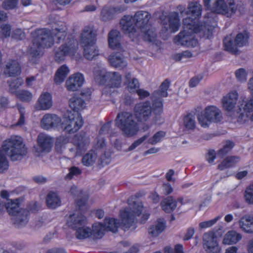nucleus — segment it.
Masks as SVG:
<instances>
[{
    "mask_svg": "<svg viewBox=\"0 0 253 253\" xmlns=\"http://www.w3.org/2000/svg\"><path fill=\"white\" fill-rule=\"evenodd\" d=\"M170 82L165 80L161 84L160 89L155 91L152 96V107L149 101H146L136 104L134 108V116L140 122L147 121L152 115L154 117L153 122L156 123L161 120V114L163 113L162 97L168 96L167 90L169 87Z\"/></svg>",
    "mask_w": 253,
    "mask_h": 253,
    "instance_id": "nucleus-1",
    "label": "nucleus"
},
{
    "mask_svg": "<svg viewBox=\"0 0 253 253\" xmlns=\"http://www.w3.org/2000/svg\"><path fill=\"white\" fill-rule=\"evenodd\" d=\"M27 153V148L21 136L12 135L5 139L0 148V171L2 172L8 169L6 157L12 161H20Z\"/></svg>",
    "mask_w": 253,
    "mask_h": 253,
    "instance_id": "nucleus-2",
    "label": "nucleus"
},
{
    "mask_svg": "<svg viewBox=\"0 0 253 253\" xmlns=\"http://www.w3.org/2000/svg\"><path fill=\"white\" fill-rule=\"evenodd\" d=\"M244 8V4L242 1L236 3L234 0H227L226 2L224 0H216L211 7V11L204 16V23L209 35H211L217 26L215 13L230 17L237 10L241 13Z\"/></svg>",
    "mask_w": 253,
    "mask_h": 253,
    "instance_id": "nucleus-3",
    "label": "nucleus"
},
{
    "mask_svg": "<svg viewBox=\"0 0 253 253\" xmlns=\"http://www.w3.org/2000/svg\"><path fill=\"white\" fill-rule=\"evenodd\" d=\"M115 121L116 126L126 136L131 137L136 134L138 131V121L131 113L124 111L120 112Z\"/></svg>",
    "mask_w": 253,
    "mask_h": 253,
    "instance_id": "nucleus-4",
    "label": "nucleus"
},
{
    "mask_svg": "<svg viewBox=\"0 0 253 253\" xmlns=\"http://www.w3.org/2000/svg\"><path fill=\"white\" fill-rule=\"evenodd\" d=\"M32 44L28 49L27 52L32 57L40 58L44 53V49L47 39L46 29H40L31 33Z\"/></svg>",
    "mask_w": 253,
    "mask_h": 253,
    "instance_id": "nucleus-5",
    "label": "nucleus"
},
{
    "mask_svg": "<svg viewBox=\"0 0 253 253\" xmlns=\"http://www.w3.org/2000/svg\"><path fill=\"white\" fill-rule=\"evenodd\" d=\"M250 33L244 30L238 33L234 39L227 36L223 40V45L225 50L234 55L240 53L239 47L247 46L249 43Z\"/></svg>",
    "mask_w": 253,
    "mask_h": 253,
    "instance_id": "nucleus-6",
    "label": "nucleus"
},
{
    "mask_svg": "<svg viewBox=\"0 0 253 253\" xmlns=\"http://www.w3.org/2000/svg\"><path fill=\"white\" fill-rule=\"evenodd\" d=\"M129 207L120 211L121 223L123 226L129 228L136 221V217L141 213L143 206L142 202H133Z\"/></svg>",
    "mask_w": 253,
    "mask_h": 253,
    "instance_id": "nucleus-7",
    "label": "nucleus"
},
{
    "mask_svg": "<svg viewBox=\"0 0 253 253\" xmlns=\"http://www.w3.org/2000/svg\"><path fill=\"white\" fill-rule=\"evenodd\" d=\"M222 119L221 111L214 106L207 107L198 117L199 123L204 127H208L211 122L217 123L220 122Z\"/></svg>",
    "mask_w": 253,
    "mask_h": 253,
    "instance_id": "nucleus-8",
    "label": "nucleus"
},
{
    "mask_svg": "<svg viewBox=\"0 0 253 253\" xmlns=\"http://www.w3.org/2000/svg\"><path fill=\"white\" fill-rule=\"evenodd\" d=\"M65 120L61 124L63 130L68 133H74L83 126L82 117L78 113H73L67 111L64 115Z\"/></svg>",
    "mask_w": 253,
    "mask_h": 253,
    "instance_id": "nucleus-9",
    "label": "nucleus"
},
{
    "mask_svg": "<svg viewBox=\"0 0 253 253\" xmlns=\"http://www.w3.org/2000/svg\"><path fill=\"white\" fill-rule=\"evenodd\" d=\"M78 42L73 39H69L68 43L62 45L54 52L56 62H60L65 60L66 56L74 55L78 48Z\"/></svg>",
    "mask_w": 253,
    "mask_h": 253,
    "instance_id": "nucleus-10",
    "label": "nucleus"
},
{
    "mask_svg": "<svg viewBox=\"0 0 253 253\" xmlns=\"http://www.w3.org/2000/svg\"><path fill=\"white\" fill-rule=\"evenodd\" d=\"M119 223L115 218H105L104 223H95L92 225L93 231L97 236H101L105 230L116 233L118 231Z\"/></svg>",
    "mask_w": 253,
    "mask_h": 253,
    "instance_id": "nucleus-11",
    "label": "nucleus"
},
{
    "mask_svg": "<svg viewBox=\"0 0 253 253\" xmlns=\"http://www.w3.org/2000/svg\"><path fill=\"white\" fill-rule=\"evenodd\" d=\"M96 32L92 26L84 27L81 35V43L82 46L95 44Z\"/></svg>",
    "mask_w": 253,
    "mask_h": 253,
    "instance_id": "nucleus-12",
    "label": "nucleus"
},
{
    "mask_svg": "<svg viewBox=\"0 0 253 253\" xmlns=\"http://www.w3.org/2000/svg\"><path fill=\"white\" fill-rule=\"evenodd\" d=\"M83 75L79 73L71 76L66 82V86L69 91H74L79 89L84 83Z\"/></svg>",
    "mask_w": 253,
    "mask_h": 253,
    "instance_id": "nucleus-13",
    "label": "nucleus"
},
{
    "mask_svg": "<svg viewBox=\"0 0 253 253\" xmlns=\"http://www.w3.org/2000/svg\"><path fill=\"white\" fill-rule=\"evenodd\" d=\"M68 226L76 230L83 226L87 224V219L85 216L81 213H74L69 216L67 220Z\"/></svg>",
    "mask_w": 253,
    "mask_h": 253,
    "instance_id": "nucleus-14",
    "label": "nucleus"
},
{
    "mask_svg": "<svg viewBox=\"0 0 253 253\" xmlns=\"http://www.w3.org/2000/svg\"><path fill=\"white\" fill-rule=\"evenodd\" d=\"M238 94L236 91H232L224 96L222 99L223 108L226 111H231L237 104Z\"/></svg>",
    "mask_w": 253,
    "mask_h": 253,
    "instance_id": "nucleus-15",
    "label": "nucleus"
},
{
    "mask_svg": "<svg viewBox=\"0 0 253 253\" xmlns=\"http://www.w3.org/2000/svg\"><path fill=\"white\" fill-rule=\"evenodd\" d=\"M105 83L110 87H119L122 83L121 75L118 72H107L102 76Z\"/></svg>",
    "mask_w": 253,
    "mask_h": 253,
    "instance_id": "nucleus-16",
    "label": "nucleus"
},
{
    "mask_svg": "<svg viewBox=\"0 0 253 253\" xmlns=\"http://www.w3.org/2000/svg\"><path fill=\"white\" fill-rule=\"evenodd\" d=\"M136 27L140 29H143L148 27V22L151 18V15L147 11H138L133 16Z\"/></svg>",
    "mask_w": 253,
    "mask_h": 253,
    "instance_id": "nucleus-17",
    "label": "nucleus"
},
{
    "mask_svg": "<svg viewBox=\"0 0 253 253\" xmlns=\"http://www.w3.org/2000/svg\"><path fill=\"white\" fill-rule=\"evenodd\" d=\"M174 42L177 44L186 46H193L196 45L197 43L196 40L194 39L193 37L188 32H186L185 30L180 32L175 37Z\"/></svg>",
    "mask_w": 253,
    "mask_h": 253,
    "instance_id": "nucleus-18",
    "label": "nucleus"
},
{
    "mask_svg": "<svg viewBox=\"0 0 253 253\" xmlns=\"http://www.w3.org/2000/svg\"><path fill=\"white\" fill-rule=\"evenodd\" d=\"M12 216H14V224L18 227L25 226L28 223L30 217L29 211L25 209L18 210L15 212V214Z\"/></svg>",
    "mask_w": 253,
    "mask_h": 253,
    "instance_id": "nucleus-19",
    "label": "nucleus"
},
{
    "mask_svg": "<svg viewBox=\"0 0 253 253\" xmlns=\"http://www.w3.org/2000/svg\"><path fill=\"white\" fill-rule=\"evenodd\" d=\"M121 39V34L116 30H111L108 35V41L109 47L113 49L122 51L120 41Z\"/></svg>",
    "mask_w": 253,
    "mask_h": 253,
    "instance_id": "nucleus-20",
    "label": "nucleus"
},
{
    "mask_svg": "<svg viewBox=\"0 0 253 253\" xmlns=\"http://www.w3.org/2000/svg\"><path fill=\"white\" fill-rule=\"evenodd\" d=\"M66 36L65 31L58 29L56 26L52 27L51 30L48 31V47L53 45L54 42L58 43L63 40Z\"/></svg>",
    "mask_w": 253,
    "mask_h": 253,
    "instance_id": "nucleus-21",
    "label": "nucleus"
},
{
    "mask_svg": "<svg viewBox=\"0 0 253 253\" xmlns=\"http://www.w3.org/2000/svg\"><path fill=\"white\" fill-rule=\"evenodd\" d=\"M73 142L76 146L77 151L80 152L89 144V138L86 136L85 132H81L74 136Z\"/></svg>",
    "mask_w": 253,
    "mask_h": 253,
    "instance_id": "nucleus-22",
    "label": "nucleus"
},
{
    "mask_svg": "<svg viewBox=\"0 0 253 253\" xmlns=\"http://www.w3.org/2000/svg\"><path fill=\"white\" fill-rule=\"evenodd\" d=\"M120 25L125 32L133 33L135 32V24L134 17L130 16H124L120 21Z\"/></svg>",
    "mask_w": 253,
    "mask_h": 253,
    "instance_id": "nucleus-23",
    "label": "nucleus"
},
{
    "mask_svg": "<svg viewBox=\"0 0 253 253\" xmlns=\"http://www.w3.org/2000/svg\"><path fill=\"white\" fill-rule=\"evenodd\" d=\"M21 73L19 64L16 60H10L6 65L4 73L10 77L19 75Z\"/></svg>",
    "mask_w": 253,
    "mask_h": 253,
    "instance_id": "nucleus-24",
    "label": "nucleus"
},
{
    "mask_svg": "<svg viewBox=\"0 0 253 253\" xmlns=\"http://www.w3.org/2000/svg\"><path fill=\"white\" fill-rule=\"evenodd\" d=\"M240 227L245 232L253 233V217L250 215H245L239 221Z\"/></svg>",
    "mask_w": 253,
    "mask_h": 253,
    "instance_id": "nucleus-25",
    "label": "nucleus"
},
{
    "mask_svg": "<svg viewBox=\"0 0 253 253\" xmlns=\"http://www.w3.org/2000/svg\"><path fill=\"white\" fill-rule=\"evenodd\" d=\"M108 60L111 66L115 68H123L126 66V62L121 54L116 53L110 55Z\"/></svg>",
    "mask_w": 253,
    "mask_h": 253,
    "instance_id": "nucleus-26",
    "label": "nucleus"
},
{
    "mask_svg": "<svg viewBox=\"0 0 253 253\" xmlns=\"http://www.w3.org/2000/svg\"><path fill=\"white\" fill-rule=\"evenodd\" d=\"M38 146L35 147L36 151L38 153H43L47 149V135L43 133H40L37 139Z\"/></svg>",
    "mask_w": 253,
    "mask_h": 253,
    "instance_id": "nucleus-27",
    "label": "nucleus"
},
{
    "mask_svg": "<svg viewBox=\"0 0 253 253\" xmlns=\"http://www.w3.org/2000/svg\"><path fill=\"white\" fill-rule=\"evenodd\" d=\"M242 238L240 234L235 231L231 230L228 231L224 237L222 243L225 245H231L236 244Z\"/></svg>",
    "mask_w": 253,
    "mask_h": 253,
    "instance_id": "nucleus-28",
    "label": "nucleus"
},
{
    "mask_svg": "<svg viewBox=\"0 0 253 253\" xmlns=\"http://www.w3.org/2000/svg\"><path fill=\"white\" fill-rule=\"evenodd\" d=\"M176 201L172 197L169 196L161 203L162 209L167 213L172 211L176 207Z\"/></svg>",
    "mask_w": 253,
    "mask_h": 253,
    "instance_id": "nucleus-29",
    "label": "nucleus"
},
{
    "mask_svg": "<svg viewBox=\"0 0 253 253\" xmlns=\"http://www.w3.org/2000/svg\"><path fill=\"white\" fill-rule=\"evenodd\" d=\"M85 105L84 101L80 97H73L69 100L70 107L74 111V113H78L79 111L84 109Z\"/></svg>",
    "mask_w": 253,
    "mask_h": 253,
    "instance_id": "nucleus-30",
    "label": "nucleus"
},
{
    "mask_svg": "<svg viewBox=\"0 0 253 253\" xmlns=\"http://www.w3.org/2000/svg\"><path fill=\"white\" fill-rule=\"evenodd\" d=\"M240 158L238 156H229L225 159L218 166V169L220 170H223L225 169L229 168L234 166L236 163L239 162Z\"/></svg>",
    "mask_w": 253,
    "mask_h": 253,
    "instance_id": "nucleus-31",
    "label": "nucleus"
},
{
    "mask_svg": "<svg viewBox=\"0 0 253 253\" xmlns=\"http://www.w3.org/2000/svg\"><path fill=\"white\" fill-rule=\"evenodd\" d=\"M83 47L84 56L87 60H92L99 54L95 44H90Z\"/></svg>",
    "mask_w": 253,
    "mask_h": 253,
    "instance_id": "nucleus-32",
    "label": "nucleus"
},
{
    "mask_svg": "<svg viewBox=\"0 0 253 253\" xmlns=\"http://www.w3.org/2000/svg\"><path fill=\"white\" fill-rule=\"evenodd\" d=\"M19 205V199H7L6 203H5V208L9 214L12 215L18 211Z\"/></svg>",
    "mask_w": 253,
    "mask_h": 253,
    "instance_id": "nucleus-33",
    "label": "nucleus"
},
{
    "mask_svg": "<svg viewBox=\"0 0 253 253\" xmlns=\"http://www.w3.org/2000/svg\"><path fill=\"white\" fill-rule=\"evenodd\" d=\"M204 245L208 249L214 248L217 246L216 237L212 233H206L203 235Z\"/></svg>",
    "mask_w": 253,
    "mask_h": 253,
    "instance_id": "nucleus-34",
    "label": "nucleus"
},
{
    "mask_svg": "<svg viewBox=\"0 0 253 253\" xmlns=\"http://www.w3.org/2000/svg\"><path fill=\"white\" fill-rule=\"evenodd\" d=\"M169 27L172 32L177 31L180 26L179 19L177 12H171L169 15Z\"/></svg>",
    "mask_w": 253,
    "mask_h": 253,
    "instance_id": "nucleus-35",
    "label": "nucleus"
},
{
    "mask_svg": "<svg viewBox=\"0 0 253 253\" xmlns=\"http://www.w3.org/2000/svg\"><path fill=\"white\" fill-rule=\"evenodd\" d=\"M69 73V69L66 65L61 66L56 71L54 81L56 84L63 82Z\"/></svg>",
    "mask_w": 253,
    "mask_h": 253,
    "instance_id": "nucleus-36",
    "label": "nucleus"
},
{
    "mask_svg": "<svg viewBox=\"0 0 253 253\" xmlns=\"http://www.w3.org/2000/svg\"><path fill=\"white\" fill-rule=\"evenodd\" d=\"M75 236L79 240H83L85 238L89 237L93 232V234H95L93 229H91L86 225L83 226L76 230Z\"/></svg>",
    "mask_w": 253,
    "mask_h": 253,
    "instance_id": "nucleus-37",
    "label": "nucleus"
},
{
    "mask_svg": "<svg viewBox=\"0 0 253 253\" xmlns=\"http://www.w3.org/2000/svg\"><path fill=\"white\" fill-rule=\"evenodd\" d=\"M61 200L60 197L56 192L48 193V209H55L60 206Z\"/></svg>",
    "mask_w": 253,
    "mask_h": 253,
    "instance_id": "nucleus-38",
    "label": "nucleus"
},
{
    "mask_svg": "<svg viewBox=\"0 0 253 253\" xmlns=\"http://www.w3.org/2000/svg\"><path fill=\"white\" fill-rule=\"evenodd\" d=\"M165 228V223L162 219H159L156 225L149 228V233L153 237H156L163 232Z\"/></svg>",
    "mask_w": 253,
    "mask_h": 253,
    "instance_id": "nucleus-39",
    "label": "nucleus"
},
{
    "mask_svg": "<svg viewBox=\"0 0 253 253\" xmlns=\"http://www.w3.org/2000/svg\"><path fill=\"white\" fill-rule=\"evenodd\" d=\"M36 110H45L47 109V92L42 93L35 105Z\"/></svg>",
    "mask_w": 253,
    "mask_h": 253,
    "instance_id": "nucleus-40",
    "label": "nucleus"
},
{
    "mask_svg": "<svg viewBox=\"0 0 253 253\" xmlns=\"http://www.w3.org/2000/svg\"><path fill=\"white\" fill-rule=\"evenodd\" d=\"M97 154L94 151H89L85 154L82 158V163L85 166L92 165L97 158Z\"/></svg>",
    "mask_w": 253,
    "mask_h": 253,
    "instance_id": "nucleus-41",
    "label": "nucleus"
},
{
    "mask_svg": "<svg viewBox=\"0 0 253 253\" xmlns=\"http://www.w3.org/2000/svg\"><path fill=\"white\" fill-rule=\"evenodd\" d=\"M188 13H191L196 17H199L201 14L202 5L198 2H191L188 5Z\"/></svg>",
    "mask_w": 253,
    "mask_h": 253,
    "instance_id": "nucleus-42",
    "label": "nucleus"
},
{
    "mask_svg": "<svg viewBox=\"0 0 253 253\" xmlns=\"http://www.w3.org/2000/svg\"><path fill=\"white\" fill-rule=\"evenodd\" d=\"M183 123L187 129L193 130L196 126L194 115L190 113L186 115L183 118Z\"/></svg>",
    "mask_w": 253,
    "mask_h": 253,
    "instance_id": "nucleus-43",
    "label": "nucleus"
},
{
    "mask_svg": "<svg viewBox=\"0 0 253 253\" xmlns=\"http://www.w3.org/2000/svg\"><path fill=\"white\" fill-rule=\"evenodd\" d=\"M8 84L9 90L11 93H15L16 91V89L19 88L23 84V81L21 79H10L7 81Z\"/></svg>",
    "mask_w": 253,
    "mask_h": 253,
    "instance_id": "nucleus-44",
    "label": "nucleus"
},
{
    "mask_svg": "<svg viewBox=\"0 0 253 253\" xmlns=\"http://www.w3.org/2000/svg\"><path fill=\"white\" fill-rule=\"evenodd\" d=\"M17 98L23 102H29L31 100L32 94L28 90H20L15 92Z\"/></svg>",
    "mask_w": 253,
    "mask_h": 253,
    "instance_id": "nucleus-45",
    "label": "nucleus"
},
{
    "mask_svg": "<svg viewBox=\"0 0 253 253\" xmlns=\"http://www.w3.org/2000/svg\"><path fill=\"white\" fill-rule=\"evenodd\" d=\"M112 7H103L101 12V18L104 21L112 19L115 16Z\"/></svg>",
    "mask_w": 253,
    "mask_h": 253,
    "instance_id": "nucleus-46",
    "label": "nucleus"
},
{
    "mask_svg": "<svg viewBox=\"0 0 253 253\" xmlns=\"http://www.w3.org/2000/svg\"><path fill=\"white\" fill-rule=\"evenodd\" d=\"M143 34V39L145 41L151 42L154 40L157 36L155 32L148 27H145L143 29L141 30Z\"/></svg>",
    "mask_w": 253,
    "mask_h": 253,
    "instance_id": "nucleus-47",
    "label": "nucleus"
},
{
    "mask_svg": "<svg viewBox=\"0 0 253 253\" xmlns=\"http://www.w3.org/2000/svg\"><path fill=\"white\" fill-rule=\"evenodd\" d=\"M61 120L60 118L55 114H48V128H57L60 125Z\"/></svg>",
    "mask_w": 253,
    "mask_h": 253,
    "instance_id": "nucleus-48",
    "label": "nucleus"
},
{
    "mask_svg": "<svg viewBox=\"0 0 253 253\" xmlns=\"http://www.w3.org/2000/svg\"><path fill=\"white\" fill-rule=\"evenodd\" d=\"M249 120L253 121V113H249L248 112H245L244 110L238 116L237 122L241 124H244Z\"/></svg>",
    "mask_w": 253,
    "mask_h": 253,
    "instance_id": "nucleus-49",
    "label": "nucleus"
},
{
    "mask_svg": "<svg viewBox=\"0 0 253 253\" xmlns=\"http://www.w3.org/2000/svg\"><path fill=\"white\" fill-rule=\"evenodd\" d=\"M245 201L249 204H253V183L248 186L244 193Z\"/></svg>",
    "mask_w": 253,
    "mask_h": 253,
    "instance_id": "nucleus-50",
    "label": "nucleus"
},
{
    "mask_svg": "<svg viewBox=\"0 0 253 253\" xmlns=\"http://www.w3.org/2000/svg\"><path fill=\"white\" fill-rule=\"evenodd\" d=\"M234 144L230 141H227L226 144L218 151L217 155L222 157L229 152L233 147Z\"/></svg>",
    "mask_w": 253,
    "mask_h": 253,
    "instance_id": "nucleus-51",
    "label": "nucleus"
},
{
    "mask_svg": "<svg viewBox=\"0 0 253 253\" xmlns=\"http://www.w3.org/2000/svg\"><path fill=\"white\" fill-rule=\"evenodd\" d=\"M69 173H68L65 177L66 179L69 180L73 178L74 176H78L80 175L82 172V170L80 169L75 166L71 167L69 169Z\"/></svg>",
    "mask_w": 253,
    "mask_h": 253,
    "instance_id": "nucleus-52",
    "label": "nucleus"
},
{
    "mask_svg": "<svg viewBox=\"0 0 253 253\" xmlns=\"http://www.w3.org/2000/svg\"><path fill=\"white\" fill-rule=\"evenodd\" d=\"M165 135V132L163 131H159L156 132L154 136L149 138L148 140L149 143L154 145L157 143L160 142L161 139Z\"/></svg>",
    "mask_w": 253,
    "mask_h": 253,
    "instance_id": "nucleus-53",
    "label": "nucleus"
},
{
    "mask_svg": "<svg viewBox=\"0 0 253 253\" xmlns=\"http://www.w3.org/2000/svg\"><path fill=\"white\" fill-rule=\"evenodd\" d=\"M17 108L20 113L18 122L14 125L16 126H22L25 123V108L21 105H18Z\"/></svg>",
    "mask_w": 253,
    "mask_h": 253,
    "instance_id": "nucleus-54",
    "label": "nucleus"
},
{
    "mask_svg": "<svg viewBox=\"0 0 253 253\" xmlns=\"http://www.w3.org/2000/svg\"><path fill=\"white\" fill-rule=\"evenodd\" d=\"M41 209L40 205L36 202L32 201L30 202L27 206L25 209H27L30 213H36Z\"/></svg>",
    "mask_w": 253,
    "mask_h": 253,
    "instance_id": "nucleus-55",
    "label": "nucleus"
},
{
    "mask_svg": "<svg viewBox=\"0 0 253 253\" xmlns=\"http://www.w3.org/2000/svg\"><path fill=\"white\" fill-rule=\"evenodd\" d=\"M127 87L130 92H134L139 87V84L138 80L135 78H132L130 81L127 83Z\"/></svg>",
    "mask_w": 253,
    "mask_h": 253,
    "instance_id": "nucleus-56",
    "label": "nucleus"
},
{
    "mask_svg": "<svg viewBox=\"0 0 253 253\" xmlns=\"http://www.w3.org/2000/svg\"><path fill=\"white\" fill-rule=\"evenodd\" d=\"M237 79L240 82H244L247 80V73L243 68L237 70L235 72Z\"/></svg>",
    "mask_w": 253,
    "mask_h": 253,
    "instance_id": "nucleus-57",
    "label": "nucleus"
},
{
    "mask_svg": "<svg viewBox=\"0 0 253 253\" xmlns=\"http://www.w3.org/2000/svg\"><path fill=\"white\" fill-rule=\"evenodd\" d=\"M248 89L250 91V93L253 96V98L246 102L243 108L245 112H248L249 113H251L253 111V93H252L253 90L249 89V88Z\"/></svg>",
    "mask_w": 253,
    "mask_h": 253,
    "instance_id": "nucleus-58",
    "label": "nucleus"
},
{
    "mask_svg": "<svg viewBox=\"0 0 253 253\" xmlns=\"http://www.w3.org/2000/svg\"><path fill=\"white\" fill-rule=\"evenodd\" d=\"M219 217H216L215 218L204 222H202L199 223V227L201 229L210 227L214 224L216 221L218 220Z\"/></svg>",
    "mask_w": 253,
    "mask_h": 253,
    "instance_id": "nucleus-59",
    "label": "nucleus"
},
{
    "mask_svg": "<svg viewBox=\"0 0 253 253\" xmlns=\"http://www.w3.org/2000/svg\"><path fill=\"white\" fill-rule=\"evenodd\" d=\"M149 136V135H145L143 137L140 138L137 140L135 141L128 148V151H131L134 149L136 147L140 145L143 141H144Z\"/></svg>",
    "mask_w": 253,
    "mask_h": 253,
    "instance_id": "nucleus-60",
    "label": "nucleus"
},
{
    "mask_svg": "<svg viewBox=\"0 0 253 253\" xmlns=\"http://www.w3.org/2000/svg\"><path fill=\"white\" fill-rule=\"evenodd\" d=\"M17 4V0H5L2 4V7L5 9L14 8Z\"/></svg>",
    "mask_w": 253,
    "mask_h": 253,
    "instance_id": "nucleus-61",
    "label": "nucleus"
},
{
    "mask_svg": "<svg viewBox=\"0 0 253 253\" xmlns=\"http://www.w3.org/2000/svg\"><path fill=\"white\" fill-rule=\"evenodd\" d=\"M88 197L86 195H84L83 197L82 195H80L79 197H78V199H76V203L80 210H81L82 207L85 206Z\"/></svg>",
    "mask_w": 253,
    "mask_h": 253,
    "instance_id": "nucleus-62",
    "label": "nucleus"
},
{
    "mask_svg": "<svg viewBox=\"0 0 253 253\" xmlns=\"http://www.w3.org/2000/svg\"><path fill=\"white\" fill-rule=\"evenodd\" d=\"M0 32L2 35L5 37H8L10 35L11 27L9 25L4 24L0 27Z\"/></svg>",
    "mask_w": 253,
    "mask_h": 253,
    "instance_id": "nucleus-63",
    "label": "nucleus"
},
{
    "mask_svg": "<svg viewBox=\"0 0 253 253\" xmlns=\"http://www.w3.org/2000/svg\"><path fill=\"white\" fill-rule=\"evenodd\" d=\"M194 23L193 19L189 17L185 18L183 20L184 28L192 30Z\"/></svg>",
    "mask_w": 253,
    "mask_h": 253,
    "instance_id": "nucleus-64",
    "label": "nucleus"
}]
</instances>
